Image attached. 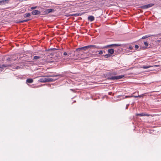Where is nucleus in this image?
<instances>
[{
    "instance_id": "35",
    "label": "nucleus",
    "mask_w": 161,
    "mask_h": 161,
    "mask_svg": "<svg viewBox=\"0 0 161 161\" xmlns=\"http://www.w3.org/2000/svg\"><path fill=\"white\" fill-rule=\"evenodd\" d=\"M132 97H134L135 98H136L138 97H141V96H133Z\"/></svg>"
},
{
    "instance_id": "6",
    "label": "nucleus",
    "mask_w": 161,
    "mask_h": 161,
    "mask_svg": "<svg viewBox=\"0 0 161 161\" xmlns=\"http://www.w3.org/2000/svg\"><path fill=\"white\" fill-rule=\"evenodd\" d=\"M120 44H113L109 45H108L104 47L107 48L109 47H118L120 46Z\"/></svg>"
},
{
    "instance_id": "17",
    "label": "nucleus",
    "mask_w": 161,
    "mask_h": 161,
    "mask_svg": "<svg viewBox=\"0 0 161 161\" xmlns=\"http://www.w3.org/2000/svg\"><path fill=\"white\" fill-rule=\"evenodd\" d=\"M152 36L150 35H147L146 36H143L142 38V39H145L146 38L150 37V36Z\"/></svg>"
},
{
    "instance_id": "32",
    "label": "nucleus",
    "mask_w": 161,
    "mask_h": 161,
    "mask_svg": "<svg viewBox=\"0 0 161 161\" xmlns=\"http://www.w3.org/2000/svg\"><path fill=\"white\" fill-rule=\"evenodd\" d=\"M7 60L8 61H10V60H11V58H9V57H8V58H7Z\"/></svg>"
},
{
    "instance_id": "3",
    "label": "nucleus",
    "mask_w": 161,
    "mask_h": 161,
    "mask_svg": "<svg viewBox=\"0 0 161 161\" xmlns=\"http://www.w3.org/2000/svg\"><path fill=\"white\" fill-rule=\"evenodd\" d=\"M109 79L111 80H115L121 79V75L114 76L110 77Z\"/></svg>"
},
{
    "instance_id": "38",
    "label": "nucleus",
    "mask_w": 161,
    "mask_h": 161,
    "mask_svg": "<svg viewBox=\"0 0 161 161\" xmlns=\"http://www.w3.org/2000/svg\"><path fill=\"white\" fill-rule=\"evenodd\" d=\"M127 51H128V52H130V51H129L128 50H127Z\"/></svg>"
},
{
    "instance_id": "34",
    "label": "nucleus",
    "mask_w": 161,
    "mask_h": 161,
    "mask_svg": "<svg viewBox=\"0 0 161 161\" xmlns=\"http://www.w3.org/2000/svg\"><path fill=\"white\" fill-rule=\"evenodd\" d=\"M63 54L64 55H67V54L66 52H65Z\"/></svg>"
},
{
    "instance_id": "29",
    "label": "nucleus",
    "mask_w": 161,
    "mask_h": 161,
    "mask_svg": "<svg viewBox=\"0 0 161 161\" xmlns=\"http://www.w3.org/2000/svg\"><path fill=\"white\" fill-rule=\"evenodd\" d=\"M139 46L138 45H135V48L136 49H138L139 48Z\"/></svg>"
},
{
    "instance_id": "23",
    "label": "nucleus",
    "mask_w": 161,
    "mask_h": 161,
    "mask_svg": "<svg viewBox=\"0 0 161 161\" xmlns=\"http://www.w3.org/2000/svg\"><path fill=\"white\" fill-rule=\"evenodd\" d=\"M80 15V14L78 13L75 14H73L71 15V16H78Z\"/></svg>"
},
{
    "instance_id": "2",
    "label": "nucleus",
    "mask_w": 161,
    "mask_h": 161,
    "mask_svg": "<svg viewBox=\"0 0 161 161\" xmlns=\"http://www.w3.org/2000/svg\"><path fill=\"white\" fill-rule=\"evenodd\" d=\"M88 49V46H85L81 47H80L76 49V51H86Z\"/></svg>"
},
{
    "instance_id": "10",
    "label": "nucleus",
    "mask_w": 161,
    "mask_h": 161,
    "mask_svg": "<svg viewBox=\"0 0 161 161\" xmlns=\"http://www.w3.org/2000/svg\"><path fill=\"white\" fill-rule=\"evenodd\" d=\"M88 48H93V49H95V48L98 49V48H99V47L97 46L96 45H88Z\"/></svg>"
},
{
    "instance_id": "28",
    "label": "nucleus",
    "mask_w": 161,
    "mask_h": 161,
    "mask_svg": "<svg viewBox=\"0 0 161 161\" xmlns=\"http://www.w3.org/2000/svg\"><path fill=\"white\" fill-rule=\"evenodd\" d=\"M103 53V52L102 51H99V54L100 55L102 54Z\"/></svg>"
},
{
    "instance_id": "19",
    "label": "nucleus",
    "mask_w": 161,
    "mask_h": 161,
    "mask_svg": "<svg viewBox=\"0 0 161 161\" xmlns=\"http://www.w3.org/2000/svg\"><path fill=\"white\" fill-rule=\"evenodd\" d=\"M151 67V66H150V65L143 66L142 67V68L144 69H147L150 68Z\"/></svg>"
},
{
    "instance_id": "21",
    "label": "nucleus",
    "mask_w": 161,
    "mask_h": 161,
    "mask_svg": "<svg viewBox=\"0 0 161 161\" xmlns=\"http://www.w3.org/2000/svg\"><path fill=\"white\" fill-rule=\"evenodd\" d=\"M110 56H111V55L108 54H106L104 55V57H105V58H109V57H110Z\"/></svg>"
},
{
    "instance_id": "26",
    "label": "nucleus",
    "mask_w": 161,
    "mask_h": 161,
    "mask_svg": "<svg viewBox=\"0 0 161 161\" xmlns=\"http://www.w3.org/2000/svg\"><path fill=\"white\" fill-rule=\"evenodd\" d=\"M144 44L145 45L146 47H148V43L146 42H144Z\"/></svg>"
},
{
    "instance_id": "9",
    "label": "nucleus",
    "mask_w": 161,
    "mask_h": 161,
    "mask_svg": "<svg viewBox=\"0 0 161 161\" xmlns=\"http://www.w3.org/2000/svg\"><path fill=\"white\" fill-rule=\"evenodd\" d=\"M136 115L137 116H149L150 115L149 114H147L142 113H140V114H136Z\"/></svg>"
},
{
    "instance_id": "1",
    "label": "nucleus",
    "mask_w": 161,
    "mask_h": 161,
    "mask_svg": "<svg viewBox=\"0 0 161 161\" xmlns=\"http://www.w3.org/2000/svg\"><path fill=\"white\" fill-rule=\"evenodd\" d=\"M39 81L41 82H51L54 81V80L50 78H42L40 79Z\"/></svg>"
},
{
    "instance_id": "30",
    "label": "nucleus",
    "mask_w": 161,
    "mask_h": 161,
    "mask_svg": "<svg viewBox=\"0 0 161 161\" xmlns=\"http://www.w3.org/2000/svg\"><path fill=\"white\" fill-rule=\"evenodd\" d=\"M36 8V7H31V8L32 9H34Z\"/></svg>"
},
{
    "instance_id": "13",
    "label": "nucleus",
    "mask_w": 161,
    "mask_h": 161,
    "mask_svg": "<svg viewBox=\"0 0 161 161\" xmlns=\"http://www.w3.org/2000/svg\"><path fill=\"white\" fill-rule=\"evenodd\" d=\"M108 53L110 54H113L114 53V51L113 49L111 48L108 49Z\"/></svg>"
},
{
    "instance_id": "18",
    "label": "nucleus",
    "mask_w": 161,
    "mask_h": 161,
    "mask_svg": "<svg viewBox=\"0 0 161 161\" xmlns=\"http://www.w3.org/2000/svg\"><path fill=\"white\" fill-rule=\"evenodd\" d=\"M40 58L41 57L39 56H35L34 57L33 60H36Z\"/></svg>"
},
{
    "instance_id": "12",
    "label": "nucleus",
    "mask_w": 161,
    "mask_h": 161,
    "mask_svg": "<svg viewBox=\"0 0 161 161\" xmlns=\"http://www.w3.org/2000/svg\"><path fill=\"white\" fill-rule=\"evenodd\" d=\"M9 66V65H8L7 64H3L2 65H0V68L3 69L4 68L7 67Z\"/></svg>"
},
{
    "instance_id": "14",
    "label": "nucleus",
    "mask_w": 161,
    "mask_h": 161,
    "mask_svg": "<svg viewBox=\"0 0 161 161\" xmlns=\"http://www.w3.org/2000/svg\"><path fill=\"white\" fill-rule=\"evenodd\" d=\"M120 95L116 97H114V100L115 101H117L120 100Z\"/></svg>"
},
{
    "instance_id": "33",
    "label": "nucleus",
    "mask_w": 161,
    "mask_h": 161,
    "mask_svg": "<svg viewBox=\"0 0 161 161\" xmlns=\"http://www.w3.org/2000/svg\"><path fill=\"white\" fill-rule=\"evenodd\" d=\"M20 67H19V66H17L16 67V69H20Z\"/></svg>"
},
{
    "instance_id": "7",
    "label": "nucleus",
    "mask_w": 161,
    "mask_h": 161,
    "mask_svg": "<svg viewBox=\"0 0 161 161\" xmlns=\"http://www.w3.org/2000/svg\"><path fill=\"white\" fill-rule=\"evenodd\" d=\"M9 1L8 0H3L0 1V5H3L8 3Z\"/></svg>"
},
{
    "instance_id": "24",
    "label": "nucleus",
    "mask_w": 161,
    "mask_h": 161,
    "mask_svg": "<svg viewBox=\"0 0 161 161\" xmlns=\"http://www.w3.org/2000/svg\"><path fill=\"white\" fill-rule=\"evenodd\" d=\"M131 97V96H125V97L123 96L122 98L124 99L125 98H127L128 97ZM121 99H122V98H121Z\"/></svg>"
},
{
    "instance_id": "20",
    "label": "nucleus",
    "mask_w": 161,
    "mask_h": 161,
    "mask_svg": "<svg viewBox=\"0 0 161 161\" xmlns=\"http://www.w3.org/2000/svg\"><path fill=\"white\" fill-rule=\"evenodd\" d=\"M61 75L58 74V75H49L48 76L49 77H57V76H60Z\"/></svg>"
},
{
    "instance_id": "31",
    "label": "nucleus",
    "mask_w": 161,
    "mask_h": 161,
    "mask_svg": "<svg viewBox=\"0 0 161 161\" xmlns=\"http://www.w3.org/2000/svg\"><path fill=\"white\" fill-rule=\"evenodd\" d=\"M72 51H70L68 53V54H69V55H70L72 53Z\"/></svg>"
},
{
    "instance_id": "36",
    "label": "nucleus",
    "mask_w": 161,
    "mask_h": 161,
    "mask_svg": "<svg viewBox=\"0 0 161 161\" xmlns=\"http://www.w3.org/2000/svg\"><path fill=\"white\" fill-rule=\"evenodd\" d=\"M124 77V75H121V79H122V78Z\"/></svg>"
},
{
    "instance_id": "37",
    "label": "nucleus",
    "mask_w": 161,
    "mask_h": 161,
    "mask_svg": "<svg viewBox=\"0 0 161 161\" xmlns=\"http://www.w3.org/2000/svg\"><path fill=\"white\" fill-rule=\"evenodd\" d=\"M128 107V106L127 105H126V108H127Z\"/></svg>"
},
{
    "instance_id": "16",
    "label": "nucleus",
    "mask_w": 161,
    "mask_h": 161,
    "mask_svg": "<svg viewBox=\"0 0 161 161\" xmlns=\"http://www.w3.org/2000/svg\"><path fill=\"white\" fill-rule=\"evenodd\" d=\"M30 16H31V14L29 13L25 14L24 15V17L25 18L28 17H30Z\"/></svg>"
},
{
    "instance_id": "8",
    "label": "nucleus",
    "mask_w": 161,
    "mask_h": 161,
    "mask_svg": "<svg viewBox=\"0 0 161 161\" xmlns=\"http://www.w3.org/2000/svg\"><path fill=\"white\" fill-rule=\"evenodd\" d=\"M54 11V10L53 9L49 8L46 9L44 11V13L45 14H49L50 13Z\"/></svg>"
},
{
    "instance_id": "4",
    "label": "nucleus",
    "mask_w": 161,
    "mask_h": 161,
    "mask_svg": "<svg viewBox=\"0 0 161 161\" xmlns=\"http://www.w3.org/2000/svg\"><path fill=\"white\" fill-rule=\"evenodd\" d=\"M154 5L153 3H150L147 5H143L142 7V8L144 9H147L153 6Z\"/></svg>"
},
{
    "instance_id": "11",
    "label": "nucleus",
    "mask_w": 161,
    "mask_h": 161,
    "mask_svg": "<svg viewBox=\"0 0 161 161\" xmlns=\"http://www.w3.org/2000/svg\"><path fill=\"white\" fill-rule=\"evenodd\" d=\"M88 19L89 21L92 22L94 20V17L92 15H90L88 17Z\"/></svg>"
},
{
    "instance_id": "25",
    "label": "nucleus",
    "mask_w": 161,
    "mask_h": 161,
    "mask_svg": "<svg viewBox=\"0 0 161 161\" xmlns=\"http://www.w3.org/2000/svg\"><path fill=\"white\" fill-rule=\"evenodd\" d=\"M127 49H129L130 50H132L133 49V48L131 46H129L128 48H127Z\"/></svg>"
},
{
    "instance_id": "27",
    "label": "nucleus",
    "mask_w": 161,
    "mask_h": 161,
    "mask_svg": "<svg viewBox=\"0 0 161 161\" xmlns=\"http://www.w3.org/2000/svg\"><path fill=\"white\" fill-rule=\"evenodd\" d=\"M58 50L57 49L55 48H51L50 49V50H53V51L56 50Z\"/></svg>"
},
{
    "instance_id": "22",
    "label": "nucleus",
    "mask_w": 161,
    "mask_h": 161,
    "mask_svg": "<svg viewBox=\"0 0 161 161\" xmlns=\"http://www.w3.org/2000/svg\"><path fill=\"white\" fill-rule=\"evenodd\" d=\"M28 20H29L28 19L24 20H21V21H19V23H24V22H26L28 21Z\"/></svg>"
},
{
    "instance_id": "15",
    "label": "nucleus",
    "mask_w": 161,
    "mask_h": 161,
    "mask_svg": "<svg viewBox=\"0 0 161 161\" xmlns=\"http://www.w3.org/2000/svg\"><path fill=\"white\" fill-rule=\"evenodd\" d=\"M33 82V80L31 79H27L26 80V82L29 83H31Z\"/></svg>"
},
{
    "instance_id": "5",
    "label": "nucleus",
    "mask_w": 161,
    "mask_h": 161,
    "mask_svg": "<svg viewBox=\"0 0 161 161\" xmlns=\"http://www.w3.org/2000/svg\"><path fill=\"white\" fill-rule=\"evenodd\" d=\"M32 14L34 15H40L41 12L38 10H33L31 12Z\"/></svg>"
}]
</instances>
